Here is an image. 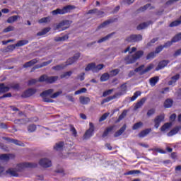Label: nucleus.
<instances>
[{"label":"nucleus","mask_w":181,"mask_h":181,"mask_svg":"<svg viewBox=\"0 0 181 181\" xmlns=\"http://www.w3.org/2000/svg\"><path fill=\"white\" fill-rule=\"evenodd\" d=\"M144 56V51H138L134 55L127 56L124 60L127 64H132V63H135L138 59H141Z\"/></svg>","instance_id":"f257e3e1"},{"label":"nucleus","mask_w":181,"mask_h":181,"mask_svg":"<svg viewBox=\"0 0 181 181\" xmlns=\"http://www.w3.org/2000/svg\"><path fill=\"white\" fill-rule=\"evenodd\" d=\"M76 9V6L68 5L64 6L63 8H57L52 11V15H64L66 13H69L70 11Z\"/></svg>","instance_id":"f03ea898"},{"label":"nucleus","mask_w":181,"mask_h":181,"mask_svg":"<svg viewBox=\"0 0 181 181\" xmlns=\"http://www.w3.org/2000/svg\"><path fill=\"white\" fill-rule=\"evenodd\" d=\"M58 79L59 76H47L46 75H42L40 77L38 81H45V83H49L52 84V83H54V81H57Z\"/></svg>","instance_id":"7ed1b4c3"},{"label":"nucleus","mask_w":181,"mask_h":181,"mask_svg":"<svg viewBox=\"0 0 181 181\" xmlns=\"http://www.w3.org/2000/svg\"><path fill=\"white\" fill-rule=\"evenodd\" d=\"M37 165L32 163H23L18 164L16 167L17 172H22L25 168H36Z\"/></svg>","instance_id":"20e7f679"},{"label":"nucleus","mask_w":181,"mask_h":181,"mask_svg":"<svg viewBox=\"0 0 181 181\" xmlns=\"http://www.w3.org/2000/svg\"><path fill=\"white\" fill-rule=\"evenodd\" d=\"M94 124L93 122L89 123V129L86 130L83 135V139H90L93 135H94Z\"/></svg>","instance_id":"39448f33"},{"label":"nucleus","mask_w":181,"mask_h":181,"mask_svg":"<svg viewBox=\"0 0 181 181\" xmlns=\"http://www.w3.org/2000/svg\"><path fill=\"white\" fill-rule=\"evenodd\" d=\"M142 40V35H131L126 38V42H129L130 43H136Z\"/></svg>","instance_id":"423d86ee"},{"label":"nucleus","mask_w":181,"mask_h":181,"mask_svg":"<svg viewBox=\"0 0 181 181\" xmlns=\"http://www.w3.org/2000/svg\"><path fill=\"white\" fill-rule=\"evenodd\" d=\"M69 21H65L57 24L54 27V30H59V32H62V30H66V29H69Z\"/></svg>","instance_id":"0eeeda50"},{"label":"nucleus","mask_w":181,"mask_h":181,"mask_svg":"<svg viewBox=\"0 0 181 181\" xmlns=\"http://www.w3.org/2000/svg\"><path fill=\"white\" fill-rule=\"evenodd\" d=\"M54 90L53 89H48L44 92H42L41 94H40V97H42L43 99H44V101L45 103H52V100H47L46 98H45V97H47V95H52L54 93Z\"/></svg>","instance_id":"6e6552de"},{"label":"nucleus","mask_w":181,"mask_h":181,"mask_svg":"<svg viewBox=\"0 0 181 181\" xmlns=\"http://www.w3.org/2000/svg\"><path fill=\"white\" fill-rule=\"evenodd\" d=\"M39 165L42 168H50L52 166V161L49 158H42L39 161Z\"/></svg>","instance_id":"1a4fd4ad"},{"label":"nucleus","mask_w":181,"mask_h":181,"mask_svg":"<svg viewBox=\"0 0 181 181\" xmlns=\"http://www.w3.org/2000/svg\"><path fill=\"white\" fill-rule=\"evenodd\" d=\"M164 119H165V115H160L157 116L154 119L155 128H156V129L159 128V127L160 125V122H162V121H163Z\"/></svg>","instance_id":"9d476101"},{"label":"nucleus","mask_w":181,"mask_h":181,"mask_svg":"<svg viewBox=\"0 0 181 181\" xmlns=\"http://www.w3.org/2000/svg\"><path fill=\"white\" fill-rule=\"evenodd\" d=\"M127 84H122L121 86H120V90L119 93H117L115 94V95H116V98H119V97H121V95H124V94H126L127 93Z\"/></svg>","instance_id":"9b49d317"},{"label":"nucleus","mask_w":181,"mask_h":181,"mask_svg":"<svg viewBox=\"0 0 181 181\" xmlns=\"http://www.w3.org/2000/svg\"><path fill=\"white\" fill-rule=\"evenodd\" d=\"M169 60H163L158 63V66L156 68V71H159V70H162V69H165L168 64H169Z\"/></svg>","instance_id":"f8f14e48"},{"label":"nucleus","mask_w":181,"mask_h":181,"mask_svg":"<svg viewBox=\"0 0 181 181\" xmlns=\"http://www.w3.org/2000/svg\"><path fill=\"white\" fill-rule=\"evenodd\" d=\"M3 139H5V141H7V142H12L13 144H15V145H18V146H25L23 144V143H22L18 140L11 139L10 138H8V137H3Z\"/></svg>","instance_id":"ddd939ff"},{"label":"nucleus","mask_w":181,"mask_h":181,"mask_svg":"<svg viewBox=\"0 0 181 181\" xmlns=\"http://www.w3.org/2000/svg\"><path fill=\"white\" fill-rule=\"evenodd\" d=\"M36 93V89L35 88H29L28 90H25L23 93V97L28 98L31 97Z\"/></svg>","instance_id":"4468645a"},{"label":"nucleus","mask_w":181,"mask_h":181,"mask_svg":"<svg viewBox=\"0 0 181 181\" xmlns=\"http://www.w3.org/2000/svg\"><path fill=\"white\" fill-rule=\"evenodd\" d=\"M18 172L16 170V168H9L6 170V173L9 175L10 176H14L15 177H18L19 175L18 174Z\"/></svg>","instance_id":"2eb2a0df"},{"label":"nucleus","mask_w":181,"mask_h":181,"mask_svg":"<svg viewBox=\"0 0 181 181\" xmlns=\"http://www.w3.org/2000/svg\"><path fill=\"white\" fill-rule=\"evenodd\" d=\"M52 62H53L52 60H49V61H47V62H42L40 65H36L35 66H34L33 68L31 71H33L34 70H36V69H42V67H45L46 66H49V64H50V63H52Z\"/></svg>","instance_id":"dca6fc26"},{"label":"nucleus","mask_w":181,"mask_h":181,"mask_svg":"<svg viewBox=\"0 0 181 181\" xmlns=\"http://www.w3.org/2000/svg\"><path fill=\"white\" fill-rule=\"evenodd\" d=\"M79 101L81 104H83V105H87V104L91 101V99L88 97L81 96L79 98Z\"/></svg>","instance_id":"f3484780"},{"label":"nucleus","mask_w":181,"mask_h":181,"mask_svg":"<svg viewBox=\"0 0 181 181\" xmlns=\"http://www.w3.org/2000/svg\"><path fill=\"white\" fill-rule=\"evenodd\" d=\"M125 129H127V124H124L119 131L115 132V137L117 138V136H121V135L125 132Z\"/></svg>","instance_id":"a211bd4d"},{"label":"nucleus","mask_w":181,"mask_h":181,"mask_svg":"<svg viewBox=\"0 0 181 181\" xmlns=\"http://www.w3.org/2000/svg\"><path fill=\"white\" fill-rule=\"evenodd\" d=\"M50 22H52V17L50 16L44 17L38 20V23H40V25H42L43 23H50Z\"/></svg>","instance_id":"6ab92c4d"},{"label":"nucleus","mask_w":181,"mask_h":181,"mask_svg":"<svg viewBox=\"0 0 181 181\" xmlns=\"http://www.w3.org/2000/svg\"><path fill=\"white\" fill-rule=\"evenodd\" d=\"M180 78V74H176L175 76H173L171 78V80L168 82L169 86H175L176 81Z\"/></svg>","instance_id":"aec40b11"},{"label":"nucleus","mask_w":181,"mask_h":181,"mask_svg":"<svg viewBox=\"0 0 181 181\" xmlns=\"http://www.w3.org/2000/svg\"><path fill=\"white\" fill-rule=\"evenodd\" d=\"M158 81H159V76H154L149 79V83L151 87H155Z\"/></svg>","instance_id":"412c9836"},{"label":"nucleus","mask_w":181,"mask_h":181,"mask_svg":"<svg viewBox=\"0 0 181 181\" xmlns=\"http://www.w3.org/2000/svg\"><path fill=\"white\" fill-rule=\"evenodd\" d=\"M145 101H146V98H141L140 101H139L134 106V110H136L139 108H141V107H142L144 104H145Z\"/></svg>","instance_id":"4be33fe9"},{"label":"nucleus","mask_w":181,"mask_h":181,"mask_svg":"<svg viewBox=\"0 0 181 181\" xmlns=\"http://www.w3.org/2000/svg\"><path fill=\"white\" fill-rule=\"evenodd\" d=\"M171 127H172V122H167L161 127L160 131L162 132H166L167 131H169Z\"/></svg>","instance_id":"5701e85b"},{"label":"nucleus","mask_w":181,"mask_h":181,"mask_svg":"<svg viewBox=\"0 0 181 181\" xmlns=\"http://www.w3.org/2000/svg\"><path fill=\"white\" fill-rule=\"evenodd\" d=\"M36 63H37V59H34L30 62H26L23 67H24V69H26L28 67H32V66H33L34 64H36Z\"/></svg>","instance_id":"b1692460"},{"label":"nucleus","mask_w":181,"mask_h":181,"mask_svg":"<svg viewBox=\"0 0 181 181\" xmlns=\"http://www.w3.org/2000/svg\"><path fill=\"white\" fill-rule=\"evenodd\" d=\"M63 146H64V142L59 141L55 144L54 149L55 151H62L63 149Z\"/></svg>","instance_id":"393cba45"},{"label":"nucleus","mask_w":181,"mask_h":181,"mask_svg":"<svg viewBox=\"0 0 181 181\" xmlns=\"http://www.w3.org/2000/svg\"><path fill=\"white\" fill-rule=\"evenodd\" d=\"M180 128L179 127H176L173 129L170 132L168 133V136H173V135H176L180 131Z\"/></svg>","instance_id":"a878e982"},{"label":"nucleus","mask_w":181,"mask_h":181,"mask_svg":"<svg viewBox=\"0 0 181 181\" xmlns=\"http://www.w3.org/2000/svg\"><path fill=\"white\" fill-rule=\"evenodd\" d=\"M151 129H146L145 130L141 131L139 134V138H145V136H146V135H148L151 132Z\"/></svg>","instance_id":"bb28decb"},{"label":"nucleus","mask_w":181,"mask_h":181,"mask_svg":"<svg viewBox=\"0 0 181 181\" xmlns=\"http://www.w3.org/2000/svg\"><path fill=\"white\" fill-rule=\"evenodd\" d=\"M67 39H69V35H64L62 37H59V36L55 37L54 38V40L55 42H64V41L67 40Z\"/></svg>","instance_id":"cd10ccee"},{"label":"nucleus","mask_w":181,"mask_h":181,"mask_svg":"<svg viewBox=\"0 0 181 181\" xmlns=\"http://www.w3.org/2000/svg\"><path fill=\"white\" fill-rule=\"evenodd\" d=\"M117 98V95H114L112 96H109L105 99H103V101L101 102L102 105L105 104V103H110L112 100H115Z\"/></svg>","instance_id":"c85d7f7f"},{"label":"nucleus","mask_w":181,"mask_h":181,"mask_svg":"<svg viewBox=\"0 0 181 181\" xmlns=\"http://www.w3.org/2000/svg\"><path fill=\"white\" fill-rule=\"evenodd\" d=\"M149 25H151V22L141 23L137 27V30H142V29H146V28H148V26H149Z\"/></svg>","instance_id":"c756f323"},{"label":"nucleus","mask_w":181,"mask_h":181,"mask_svg":"<svg viewBox=\"0 0 181 181\" xmlns=\"http://www.w3.org/2000/svg\"><path fill=\"white\" fill-rule=\"evenodd\" d=\"M173 105V100L171 99H167L164 103L165 108H170Z\"/></svg>","instance_id":"7c9ffc66"},{"label":"nucleus","mask_w":181,"mask_h":181,"mask_svg":"<svg viewBox=\"0 0 181 181\" xmlns=\"http://www.w3.org/2000/svg\"><path fill=\"white\" fill-rule=\"evenodd\" d=\"M50 32V28H45L42 31H40L37 33V36H43Z\"/></svg>","instance_id":"2f4dec72"},{"label":"nucleus","mask_w":181,"mask_h":181,"mask_svg":"<svg viewBox=\"0 0 181 181\" xmlns=\"http://www.w3.org/2000/svg\"><path fill=\"white\" fill-rule=\"evenodd\" d=\"M103 69H104V64H98V65H95L94 66V69H93V73H98V71H100V70H103Z\"/></svg>","instance_id":"473e14b6"},{"label":"nucleus","mask_w":181,"mask_h":181,"mask_svg":"<svg viewBox=\"0 0 181 181\" xmlns=\"http://www.w3.org/2000/svg\"><path fill=\"white\" fill-rule=\"evenodd\" d=\"M110 75L108 73H104L100 76V81L104 82L110 79Z\"/></svg>","instance_id":"72a5a7b5"},{"label":"nucleus","mask_w":181,"mask_h":181,"mask_svg":"<svg viewBox=\"0 0 181 181\" xmlns=\"http://www.w3.org/2000/svg\"><path fill=\"white\" fill-rule=\"evenodd\" d=\"M28 43H29V41L27 40H22L18 41L16 44V46H17V47H21L22 46H25V45H28Z\"/></svg>","instance_id":"f704fd0d"},{"label":"nucleus","mask_w":181,"mask_h":181,"mask_svg":"<svg viewBox=\"0 0 181 181\" xmlns=\"http://www.w3.org/2000/svg\"><path fill=\"white\" fill-rule=\"evenodd\" d=\"M144 127V123L142 122H139L134 124L132 127L133 131H136V129H139V128Z\"/></svg>","instance_id":"c9c22d12"},{"label":"nucleus","mask_w":181,"mask_h":181,"mask_svg":"<svg viewBox=\"0 0 181 181\" xmlns=\"http://www.w3.org/2000/svg\"><path fill=\"white\" fill-rule=\"evenodd\" d=\"M94 66H95V63H90L89 64H88L86 66V67L85 68V71H93V73H94Z\"/></svg>","instance_id":"e433bc0d"},{"label":"nucleus","mask_w":181,"mask_h":181,"mask_svg":"<svg viewBox=\"0 0 181 181\" xmlns=\"http://www.w3.org/2000/svg\"><path fill=\"white\" fill-rule=\"evenodd\" d=\"M112 35H114V33L109 34L105 37H102L101 39L98 40V43H103V42H106V40H108V39H110V37H111Z\"/></svg>","instance_id":"4c0bfd02"},{"label":"nucleus","mask_w":181,"mask_h":181,"mask_svg":"<svg viewBox=\"0 0 181 181\" xmlns=\"http://www.w3.org/2000/svg\"><path fill=\"white\" fill-rule=\"evenodd\" d=\"M12 158V155L11 154H2L0 156L1 160H9Z\"/></svg>","instance_id":"58836bf2"},{"label":"nucleus","mask_w":181,"mask_h":181,"mask_svg":"<svg viewBox=\"0 0 181 181\" xmlns=\"http://www.w3.org/2000/svg\"><path fill=\"white\" fill-rule=\"evenodd\" d=\"M144 67H145V65H141V66H139L138 68L135 69H134L135 73H139L141 76H142V74H144L142 73H143L144 70H145V69H144Z\"/></svg>","instance_id":"ea45409f"},{"label":"nucleus","mask_w":181,"mask_h":181,"mask_svg":"<svg viewBox=\"0 0 181 181\" xmlns=\"http://www.w3.org/2000/svg\"><path fill=\"white\" fill-rule=\"evenodd\" d=\"M72 74H73V71H69L62 74L60 76V77H61V78H69V77H70V76H71Z\"/></svg>","instance_id":"a19ab883"},{"label":"nucleus","mask_w":181,"mask_h":181,"mask_svg":"<svg viewBox=\"0 0 181 181\" xmlns=\"http://www.w3.org/2000/svg\"><path fill=\"white\" fill-rule=\"evenodd\" d=\"M9 90V87L5 86L4 83L0 84V93H7Z\"/></svg>","instance_id":"79ce46f5"},{"label":"nucleus","mask_w":181,"mask_h":181,"mask_svg":"<svg viewBox=\"0 0 181 181\" xmlns=\"http://www.w3.org/2000/svg\"><path fill=\"white\" fill-rule=\"evenodd\" d=\"M180 23H181V16H180V18L179 20H176V21L172 22V23L170 24V28H173V27H175V26H179V25H180Z\"/></svg>","instance_id":"37998d69"},{"label":"nucleus","mask_w":181,"mask_h":181,"mask_svg":"<svg viewBox=\"0 0 181 181\" xmlns=\"http://www.w3.org/2000/svg\"><path fill=\"white\" fill-rule=\"evenodd\" d=\"M18 21V16H13L9 17L7 20L8 23H13V22H16Z\"/></svg>","instance_id":"c03bdc74"},{"label":"nucleus","mask_w":181,"mask_h":181,"mask_svg":"<svg viewBox=\"0 0 181 181\" xmlns=\"http://www.w3.org/2000/svg\"><path fill=\"white\" fill-rule=\"evenodd\" d=\"M154 65L153 64H150L141 73L142 74H145L146 73H148V71H151L152 69H153Z\"/></svg>","instance_id":"a18cd8bd"},{"label":"nucleus","mask_w":181,"mask_h":181,"mask_svg":"<svg viewBox=\"0 0 181 181\" xmlns=\"http://www.w3.org/2000/svg\"><path fill=\"white\" fill-rule=\"evenodd\" d=\"M112 129H114L113 127H108L106 130H105V132H103V138H105V136H107L108 135V134H110V132H111V131H112Z\"/></svg>","instance_id":"49530a36"},{"label":"nucleus","mask_w":181,"mask_h":181,"mask_svg":"<svg viewBox=\"0 0 181 181\" xmlns=\"http://www.w3.org/2000/svg\"><path fill=\"white\" fill-rule=\"evenodd\" d=\"M179 40H181V33L177 34V35L172 39V42H173V43H176V42H179Z\"/></svg>","instance_id":"de8ad7c7"},{"label":"nucleus","mask_w":181,"mask_h":181,"mask_svg":"<svg viewBox=\"0 0 181 181\" xmlns=\"http://www.w3.org/2000/svg\"><path fill=\"white\" fill-rule=\"evenodd\" d=\"M119 73V69H113L112 71H110V77H114L115 76H117V74H118Z\"/></svg>","instance_id":"09e8293b"},{"label":"nucleus","mask_w":181,"mask_h":181,"mask_svg":"<svg viewBox=\"0 0 181 181\" xmlns=\"http://www.w3.org/2000/svg\"><path fill=\"white\" fill-rule=\"evenodd\" d=\"M26 122H29V119H17L14 120L15 124H26Z\"/></svg>","instance_id":"8fccbe9b"},{"label":"nucleus","mask_w":181,"mask_h":181,"mask_svg":"<svg viewBox=\"0 0 181 181\" xmlns=\"http://www.w3.org/2000/svg\"><path fill=\"white\" fill-rule=\"evenodd\" d=\"M139 173H141L140 170H133L128 171L124 175H138Z\"/></svg>","instance_id":"3c124183"},{"label":"nucleus","mask_w":181,"mask_h":181,"mask_svg":"<svg viewBox=\"0 0 181 181\" xmlns=\"http://www.w3.org/2000/svg\"><path fill=\"white\" fill-rule=\"evenodd\" d=\"M64 67H66V64H59V65L53 66L52 69L53 70H62V69H64Z\"/></svg>","instance_id":"603ef678"},{"label":"nucleus","mask_w":181,"mask_h":181,"mask_svg":"<svg viewBox=\"0 0 181 181\" xmlns=\"http://www.w3.org/2000/svg\"><path fill=\"white\" fill-rule=\"evenodd\" d=\"M111 23V21L108 20L98 26V29H103V28H105L107 25H110Z\"/></svg>","instance_id":"864d4df0"},{"label":"nucleus","mask_w":181,"mask_h":181,"mask_svg":"<svg viewBox=\"0 0 181 181\" xmlns=\"http://www.w3.org/2000/svg\"><path fill=\"white\" fill-rule=\"evenodd\" d=\"M154 57H156V53H155V52H150L146 56V60H151V59H153Z\"/></svg>","instance_id":"5fc2aeb1"},{"label":"nucleus","mask_w":181,"mask_h":181,"mask_svg":"<svg viewBox=\"0 0 181 181\" xmlns=\"http://www.w3.org/2000/svg\"><path fill=\"white\" fill-rule=\"evenodd\" d=\"M130 49L131 47H128L124 51V53H127V52H129V53H134V52H136V47H133L130 51Z\"/></svg>","instance_id":"6e6d98bb"},{"label":"nucleus","mask_w":181,"mask_h":181,"mask_svg":"<svg viewBox=\"0 0 181 181\" xmlns=\"http://www.w3.org/2000/svg\"><path fill=\"white\" fill-rule=\"evenodd\" d=\"M28 129L29 132H35V131H36V125L30 124L28 126Z\"/></svg>","instance_id":"4d7b16f0"},{"label":"nucleus","mask_w":181,"mask_h":181,"mask_svg":"<svg viewBox=\"0 0 181 181\" xmlns=\"http://www.w3.org/2000/svg\"><path fill=\"white\" fill-rule=\"evenodd\" d=\"M108 115H110V113L103 114L99 119V122H103V121H105V119H107V117H108Z\"/></svg>","instance_id":"13d9d810"},{"label":"nucleus","mask_w":181,"mask_h":181,"mask_svg":"<svg viewBox=\"0 0 181 181\" xmlns=\"http://www.w3.org/2000/svg\"><path fill=\"white\" fill-rule=\"evenodd\" d=\"M13 30H15V28L13 26H8L6 28H5L3 32L4 33H8V32H12Z\"/></svg>","instance_id":"bf43d9fd"},{"label":"nucleus","mask_w":181,"mask_h":181,"mask_svg":"<svg viewBox=\"0 0 181 181\" xmlns=\"http://www.w3.org/2000/svg\"><path fill=\"white\" fill-rule=\"evenodd\" d=\"M63 91L59 90L58 92L54 93V94L51 95L50 98H57L60 94H62Z\"/></svg>","instance_id":"052dcab7"},{"label":"nucleus","mask_w":181,"mask_h":181,"mask_svg":"<svg viewBox=\"0 0 181 181\" xmlns=\"http://www.w3.org/2000/svg\"><path fill=\"white\" fill-rule=\"evenodd\" d=\"M73 63H76V61L73 59V57H71L67 60L65 66H70L71 64H73Z\"/></svg>","instance_id":"680f3d73"},{"label":"nucleus","mask_w":181,"mask_h":181,"mask_svg":"<svg viewBox=\"0 0 181 181\" xmlns=\"http://www.w3.org/2000/svg\"><path fill=\"white\" fill-rule=\"evenodd\" d=\"M127 110H124L122 112V113L119 115V120L121 121L122 119H124V118H125V117H127Z\"/></svg>","instance_id":"e2e57ef3"},{"label":"nucleus","mask_w":181,"mask_h":181,"mask_svg":"<svg viewBox=\"0 0 181 181\" xmlns=\"http://www.w3.org/2000/svg\"><path fill=\"white\" fill-rule=\"evenodd\" d=\"M112 91H114V90L110 89L108 90L103 92V97H107V95H110V94H111Z\"/></svg>","instance_id":"0e129e2a"},{"label":"nucleus","mask_w":181,"mask_h":181,"mask_svg":"<svg viewBox=\"0 0 181 181\" xmlns=\"http://www.w3.org/2000/svg\"><path fill=\"white\" fill-rule=\"evenodd\" d=\"M163 50V46H159L156 49L155 53L156 54H158V53H160Z\"/></svg>","instance_id":"69168bd1"},{"label":"nucleus","mask_w":181,"mask_h":181,"mask_svg":"<svg viewBox=\"0 0 181 181\" xmlns=\"http://www.w3.org/2000/svg\"><path fill=\"white\" fill-rule=\"evenodd\" d=\"M37 83V79H31L28 81V86H33V84H36Z\"/></svg>","instance_id":"338daca9"},{"label":"nucleus","mask_w":181,"mask_h":181,"mask_svg":"<svg viewBox=\"0 0 181 181\" xmlns=\"http://www.w3.org/2000/svg\"><path fill=\"white\" fill-rule=\"evenodd\" d=\"M71 132H72V135L74 136H77V130H76V128H74V127H71Z\"/></svg>","instance_id":"774afa93"}]
</instances>
